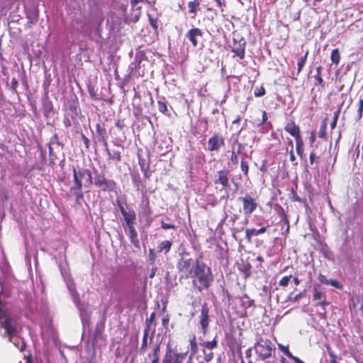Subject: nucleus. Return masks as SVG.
I'll return each instance as SVG.
<instances>
[{"label": "nucleus", "instance_id": "obj_26", "mask_svg": "<svg viewBox=\"0 0 363 363\" xmlns=\"http://www.w3.org/2000/svg\"><path fill=\"white\" fill-rule=\"evenodd\" d=\"M148 333H149V330H144V333H143V340H142V345H141V347L140 348V352L141 353H143L145 348L147 347V336H148Z\"/></svg>", "mask_w": 363, "mask_h": 363}, {"label": "nucleus", "instance_id": "obj_2", "mask_svg": "<svg viewBox=\"0 0 363 363\" xmlns=\"http://www.w3.org/2000/svg\"><path fill=\"white\" fill-rule=\"evenodd\" d=\"M74 184L71 186L67 196H74L76 203H80L84 199V193L82 192V182L84 181V186L89 188L93 184L92 175L90 170L87 169H73Z\"/></svg>", "mask_w": 363, "mask_h": 363}, {"label": "nucleus", "instance_id": "obj_15", "mask_svg": "<svg viewBox=\"0 0 363 363\" xmlns=\"http://www.w3.org/2000/svg\"><path fill=\"white\" fill-rule=\"evenodd\" d=\"M284 130L287 133H289L291 135L294 136L295 138V139L296 138V137H301L300 128L294 122L288 123L285 125Z\"/></svg>", "mask_w": 363, "mask_h": 363}, {"label": "nucleus", "instance_id": "obj_46", "mask_svg": "<svg viewBox=\"0 0 363 363\" xmlns=\"http://www.w3.org/2000/svg\"><path fill=\"white\" fill-rule=\"evenodd\" d=\"M145 0H130V4H131L132 9L140 7L138 6V4L140 2H143Z\"/></svg>", "mask_w": 363, "mask_h": 363}, {"label": "nucleus", "instance_id": "obj_13", "mask_svg": "<svg viewBox=\"0 0 363 363\" xmlns=\"http://www.w3.org/2000/svg\"><path fill=\"white\" fill-rule=\"evenodd\" d=\"M186 37L191 41L194 47H196L199 39L202 37V31L197 28H191L186 34Z\"/></svg>", "mask_w": 363, "mask_h": 363}, {"label": "nucleus", "instance_id": "obj_25", "mask_svg": "<svg viewBox=\"0 0 363 363\" xmlns=\"http://www.w3.org/2000/svg\"><path fill=\"white\" fill-rule=\"evenodd\" d=\"M96 133L98 134V140H104V138H107L106 130L105 128H102L100 124L96 125Z\"/></svg>", "mask_w": 363, "mask_h": 363}, {"label": "nucleus", "instance_id": "obj_22", "mask_svg": "<svg viewBox=\"0 0 363 363\" xmlns=\"http://www.w3.org/2000/svg\"><path fill=\"white\" fill-rule=\"evenodd\" d=\"M144 55L141 52H138L136 54L135 57L134 59V62L131 63L132 69H138L140 67V63L142 60L143 59Z\"/></svg>", "mask_w": 363, "mask_h": 363}, {"label": "nucleus", "instance_id": "obj_62", "mask_svg": "<svg viewBox=\"0 0 363 363\" xmlns=\"http://www.w3.org/2000/svg\"><path fill=\"white\" fill-rule=\"evenodd\" d=\"M121 214L123 216L127 211L121 204H118Z\"/></svg>", "mask_w": 363, "mask_h": 363}, {"label": "nucleus", "instance_id": "obj_27", "mask_svg": "<svg viewBox=\"0 0 363 363\" xmlns=\"http://www.w3.org/2000/svg\"><path fill=\"white\" fill-rule=\"evenodd\" d=\"M330 58L332 62L335 65H337L340 62V55L338 49H334L332 50Z\"/></svg>", "mask_w": 363, "mask_h": 363}, {"label": "nucleus", "instance_id": "obj_35", "mask_svg": "<svg viewBox=\"0 0 363 363\" xmlns=\"http://www.w3.org/2000/svg\"><path fill=\"white\" fill-rule=\"evenodd\" d=\"M185 357H186V354L176 352L173 363H182Z\"/></svg>", "mask_w": 363, "mask_h": 363}, {"label": "nucleus", "instance_id": "obj_23", "mask_svg": "<svg viewBox=\"0 0 363 363\" xmlns=\"http://www.w3.org/2000/svg\"><path fill=\"white\" fill-rule=\"evenodd\" d=\"M296 149L297 154L302 157L303 154V143L301 137H296Z\"/></svg>", "mask_w": 363, "mask_h": 363}, {"label": "nucleus", "instance_id": "obj_41", "mask_svg": "<svg viewBox=\"0 0 363 363\" xmlns=\"http://www.w3.org/2000/svg\"><path fill=\"white\" fill-rule=\"evenodd\" d=\"M358 119H360L362 116V112H363V99H360L359 101V105H358Z\"/></svg>", "mask_w": 363, "mask_h": 363}, {"label": "nucleus", "instance_id": "obj_7", "mask_svg": "<svg viewBox=\"0 0 363 363\" xmlns=\"http://www.w3.org/2000/svg\"><path fill=\"white\" fill-rule=\"evenodd\" d=\"M97 187L100 188L102 191H113L116 188V182L113 180L106 179L103 174H99L97 172L95 174L94 181H93Z\"/></svg>", "mask_w": 363, "mask_h": 363}, {"label": "nucleus", "instance_id": "obj_18", "mask_svg": "<svg viewBox=\"0 0 363 363\" xmlns=\"http://www.w3.org/2000/svg\"><path fill=\"white\" fill-rule=\"evenodd\" d=\"M318 280L320 283L325 284L327 285H331L333 286H335L337 289L340 287V283L337 280L334 279H328L324 275L320 274L318 277Z\"/></svg>", "mask_w": 363, "mask_h": 363}, {"label": "nucleus", "instance_id": "obj_6", "mask_svg": "<svg viewBox=\"0 0 363 363\" xmlns=\"http://www.w3.org/2000/svg\"><path fill=\"white\" fill-rule=\"evenodd\" d=\"M254 349L256 354L262 359L270 357L273 352L275 351V347L272 342L262 337H257V342L254 345Z\"/></svg>", "mask_w": 363, "mask_h": 363}, {"label": "nucleus", "instance_id": "obj_58", "mask_svg": "<svg viewBox=\"0 0 363 363\" xmlns=\"http://www.w3.org/2000/svg\"><path fill=\"white\" fill-rule=\"evenodd\" d=\"M310 143L312 145L315 140V133L312 132L309 138Z\"/></svg>", "mask_w": 363, "mask_h": 363}, {"label": "nucleus", "instance_id": "obj_30", "mask_svg": "<svg viewBox=\"0 0 363 363\" xmlns=\"http://www.w3.org/2000/svg\"><path fill=\"white\" fill-rule=\"evenodd\" d=\"M308 56V52L304 55V56L301 57L298 62V72H300L303 68V67L305 65L306 59Z\"/></svg>", "mask_w": 363, "mask_h": 363}, {"label": "nucleus", "instance_id": "obj_47", "mask_svg": "<svg viewBox=\"0 0 363 363\" xmlns=\"http://www.w3.org/2000/svg\"><path fill=\"white\" fill-rule=\"evenodd\" d=\"M319 157H317L314 152H311L310 154V163L311 164H313L314 162H315V160L318 159Z\"/></svg>", "mask_w": 363, "mask_h": 363}, {"label": "nucleus", "instance_id": "obj_43", "mask_svg": "<svg viewBox=\"0 0 363 363\" xmlns=\"http://www.w3.org/2000/svg\"><path fill=\"white\" fill-rule=\"evenodd\" d=\"M161 226L164 230L175 228V226L174 225L164 223L163 220L161 223Z\"/></svg>", "mask_w": 363, "mask_h": 363}, {"label": "nucleus", "instance_id": "obj_9", "mask_svg": "<svg viewBox=\"0 0 363 363\" xmlns=\"http://www.w3.org/2000/svg\"><path fill=\"white\" fill-rule=\"evenodd\" d=\"M239 200L242 201L243 213L245 215H250L257 206V203L255 199L250 195L247 194L244 197H240Z\"/></svg>", "mask_w": 363, "mask_h": 363}, {"label": "nucleus", "instance_id": "obj_17", "mask_svg": "<svg viewBox=\"0 0 363 363\" xmlns=\"http://www.w3.org/2000/svg\"><path fill=\"white\" fill-rule=\"evenodd\" d=\"M172 245V242L169 240H164L159 243L157 246V252H164L167 254L171 250Z\"/></svg>", "mask_w": 363, "mask_h": 363}, {"label": "nucleus", "instance_id": "obj_54", "mask_svg": "<svg viewBox=\"0 0 363 363\" xmlns=\"http://www.w3.org/2000/svg\"><path fill=\"white\" fill-rule=\"evenodd\" d=\"M196 338L195 337L191 340V350L193 351H195L196 350V341H195Z\"/></svg>", "mask_w": 363, "mask_h": 363}, {"label": "nucleus", "instance_id": "obj_14", "mask_svg": "<svg viewBox=\"0 0 363 363\" xmlns=\"http://www.w3.org/2000/svg\"><path fill=\"white\" fill-rule=\"evenodd\" d=\"M125 233L129 236L131 243L138 249L140 247V242L138 238V233L136 230L135 229L133 225H127V228L125 229Z\"/></svg>", "mask_w": 363, "mask_h": 363}, {"label": "nucleus", "instance_id": "obj_20", "mask_svg": "<svg viewBox=\"0 0 363 363\" xmlns=\"http://www.w3.org/2000/svg\"><path fill=\"white\" fill-rule=\"evenodd\" d=\"M123 216L124 217L126 226L133 225L134 220H135V213L133 211H127Z\"/></svg>", "mask_w": 363, "mask_h": 363}, {"label": "nucleus", "instance_id": "obj_34", "mask_svg": "<svg viewBox=\"0 0 363 363\" xmlns=\"http://www.w3.org/2000/svg\"><path fill=\"white\" fill-rule=\"evenodd\" d=\"M157 255L154 249L149 250V259L150 265H155V262L156 259Z\"/></svg>", "mask_w": 363, "mask_h": 363}, {"label": "nucleus", "instance_id": "obj_38", "mask_svg": "<svg viewBox=\"0 0 363 363\" xmlns=\"http://www.w3.org/2000/svg\"><path fill=\"white\" fill-rule=\"evenodd\" d=\"M291 278V275L290 276H285L282 277L279 281V285L281 286H286L289 284V282Z\"/></svg>", "mask_w": 363, "mask_h": 363}, {"label": "nucleus", "instance_id": "obj_53", "mask_svg": "<svg viewBox=\"0 0 363 363\" xmlns=\"http://www.w3.org/2000/svg\"><path fill=\"white\" fill-rule=\"evenodd\" d=\"M169 317L167 315L165 317H164L162 318V325L164 327V328H167V326L169 324Z\"/></svg>", "mask_w": 363, "mask_h": 363}, {"label": "nucleus", "instance_id": "obj_63", "mask_svg": "<svg viewBox=\"0 0 363 363\" xmlns=\"http://www.w3.org/2000/svg\"><path fill=\"white\" fill-rule=\"evenodd\" d=\"M160 357L152 356V363H159Z\"/></svg>", "mask_w": 363, "mask_h": 363}, {"label": "nucleus", "instance_id": "obj_59", "mask_svg": "<svg viewBox=\"0 0 363 363\" xmlns=\"http://www.w3.org/2000/svg\"><path fill=\"white\" fill-rule=\"evenodd\" d=\"M293 147L292 148H291V150H290V160L294 162L295 160H296V157L294 154V152H293Z\"/></svg>", "mask_w": 363, "mask_h": 363}, {"label": "nucleus", "instance_id": "obj_61", "mask_svg": "<svg viewBox=\"0 0 363 363\" xmlns=\"http://www.w3.org/2000/svg\"><path fill=\"white\" fill-rule=\"evenodd\" d=\"M320 302L316 303L317 306H324L326 305H329V303L325 301H323V300H320Z\"/></svg>", "mask_w": 363, "mask_h": 363}, {"label": "nucleus", "instance_id": "obj_39", "mask_svg": "<svg viewBox=\"0 0 363 363\" xmlns=\"http://www.w3.org/2000/svg\"><path fill=\"white\" fill-rule=\"evenodd\" d=\"M240 167H241V170L243 172V174L245 175H247L248 169H249L247 162H246L245 160H242L241 164H240Z\"/></svg>", "mask_w": 363, "mask_h": 363}, {"label": "nucleus", "instance_id": "obj_49", "mask_svg": "<svg viewBox=\"0 0 363 363\" xmlns=\"http://www.w3.org/2000/svg\"><path fill=\"white\" fill-rule=\"evenodd\" d=\"M285 354L289 357L290 359H293L294 361V362L296 363V359H299L298 357H295L294 356L289 350H286V351L285 352Z\"/></svg>", "mask_w": 363, "mask_h": 363}, {"label": "nucleus", "instance_id": "obj_56", "mask_svg": "<svg viewBox=\"0 0 363 363\" xmlns=\"http://www.w3.org/2000/svg\"><path fill=\"white\" fill-rule=\"evenodd\" d=\"M303 296V292H300L299 294H298L297 295H296L294 298H293V301L294 302H296L298 301H299Z\"/></svg>", "mask_w": 363, "mask_h": 363}, {"label": "nucleus", "instance_id": "obj_33", "mask_svg": "<svg viewBox=\"0 0 363 363\" xmlns=\"http://www.w3.org/2000/svg\"><path fill=\"white\" fill-rule=\"evenodd\" d=\"M158 109L162 113H167L168 111L167 106L164 101L161 100L158 101Z\"/></svg>", "mask_w": 363, "mask_h": 363}, {"label": "nucleus", "instance_id": "obj_8", "mask_svg": "<svg viewBox=\"0 0 363 363\" xmlns=\"http://www.w3.org/2000/svg\"><path fill=\"white\" fill-rule=\"evenodd\" d=\"M209 308L206 303H203L201 309V314L199 315V324L201 325V331L203 335H206L208 330V325L210 323L209 318Z\"/></svg>", "mask_w": 363, "mask_h": 363}, {"label": "nucleus", "instance_id": "obj_12", "mask_svg": "<svg viewBox=\"0 0 363 363\" xmlns=\"http://www.w3.org/2000/svg\"><path fill=\"white\" fill-rule=\"evenodd\" d=\"M225 144L223 138L218 135L214 134L208 143V150L209 151H218Z\"/></svg>", "mask_w": 363, "mask_h": 363}, {"label": "nucleus", "instance_id": "obj_1", "mask_svg": "<svg viewBox=\"0 0 363 363\" xmlns=\"http://www.w3.org/2000/svg\"><path fill=\"white\" fill-rule=\"evenodd\" d=\"M0 326L4 330V336H8L9 341L12 342L16 348L21 351L26 348V342L17 333L18 331V325L17 320L8 315L5 311L0 308Z\"/></svg>", "mask_w": 363, "mask_h": 363}, {"label": "nucleus", "instance_id": "obj_50", "mask_svg": "<svg viewBox=\"0 0 363 363\" xmlns=\"http://www.w3.org/2000/svg\"><path fill=\"white\" fill-rule=\"evenodd\" d=\"M230 160L233 164H238V156L236 155V154L234 152H232Z\"/></svg>", "mask_w": 363, "mask_h": 363}, {"label": "nucleus", "instance_id": "obj_19", "mask_svg": "<svg viewBox=\"0 0 363 363\" xmlns=\"http://www.w3.org/2000/svg\"><path fill=\"white\" fill-rule=\"evenodd\" d=\"M175 353L176 352H173L171 347L168 346L162 363H173Z\"/></svg>", "mask_w": 363, "mask_h": 363}, {"label": "nucleus", "instance_id": "obj_52", "mask_svg": "<svg viewBox=\"0 0 363 363\" xmlns=\"http://www.w3.org/2000/svg\"><path fill=\"white\" fill-rule=\"evenodd\" d=\"M151 266H152V269H151V272L150 274V278L152 279L155 276V273L157 272V267L155 265H151Z\"/></svg>", "mask_w": 363, "mask_h": 363}, {"label": "nucleus", "instance_id": "obj_21", "mask_svg": "<svg viewBox=\"0 0 363 363\" xmlns=\"http://www.w3.org/2000/svg\"><path fill=\"white\" fill-rule=\"evenodd\" d=\"M140 9L141 7L132 9V13L130 16V21L131 22L136 23L137 21H138L141 15Z\"/></svg>", "mask_w": 363, "mask_h": 363}, {"label": "nucleus", "instance_id": "obj_45", "mask_svg": "<svg viewBox=\"0 0 363 363\" xmlns=\"http://www.w3.org/2000/svg\"><path fill=\"white\" fill-rule=\"evenodd\" d=\"M49 155L51 161H53L57 157L53 151V147L51 145L49 146Z\"/></svg>", "mask_w": 363, "mask_h": 363}, {"label": "nucleus", "instance_id": "obj_5", "mask_svg": "<svg viewBox=\"0 0 363 363\" xmlns=\"http://www.w3.org/2000/svg\"><path fill=\"white\" fill-rule=\"evenodd\" d=\"M196 264L197 259L194 260L191 257H189L187 254L182 255L176 264L180 277L189 279L192 276Z\"/></svg>", "mask_w": 363, "mask_h": 363}, {"label": "nucleus", "instance_id": "obj_11", "mask_svg": "<svg viewBox=\"0 0 363 363\" xmlns=\"http://www.w3.org/2000/svg\"><path fill=\"white\" fill-rule=\"evenodd\" d=\"M213 182L216 184H220L222 189L229 187V171L227 169L220 170L214 176Z\"/></svg>", "mask_w": 363, "mask_h": 363}, {"label": "nucleus", "instance_id": "obj_60", "mask_svg": "<svg viewBox=\"0 0 363 363\" xmlns=\"http://www.w3.org/2000/svg\"><path fill=\"white\" fill-rule=\"evenodd\" d=\"M278 347H279V348L280 349V350H281V352H283L284 354H285V352L286 351V350H289V349H288V347H285V346H284V345H281V344H278Z\"/></svg>", "mask_w": 363, "mask_h": 363}, {"label": "nucleus", "instance_id": "obj_44", "mask_svg": "<svg viewBox=\"0 0 363 363\" xmlns=\"http://www.w3.org/2000/svg\"><path fill=\"white\" fill-rule=\"evenodd\" d=\"M160 344H157V345H155V347H154V350H153V352H152V356L160 357Z\"/></svg>", "mask_w": 363, "mask_h": 363}, {"label": "nucleus", "instance_id": "obj_51", "mask_svg": "<svg viewBox=\"0 0 363 363\" xmlns=\"http://www.w3.org/2000/svg\"><path fill=\"white\" fill-rule=\"evenodd\" d=\"M1 196L4 201H7L9 199L8 192L5 189H3L2 190Z\"/></svg>", "mask_w": 363, "mask_h": 363}, {"label": "nucleus", "instance_id": "obj_42", "mask_svg": "<svg viewBox=\"0 0 363 363\" xmlns=\"http://www.w3.org/2000/svg\"><path fill=\"white\" fill-rule=\"evenodd\" d=\"M325 130H326V125L325 124L321 125L320 130L318 132L319 138H325V135H326Z\"/></svg>", "mask_w": 363, "mask_h": 363}, {"label": "nucleus", "instance_id": "obj_10", "mask_svg": "<svg viewBox=\"0 0 363 363\" xmlns=\"http://www.w3.org/2000/svg\"><path fill=\"white\" fill-rule=\"evenodd\" d=\"M246 42L244 38H240L237 40L233 38V43L232 45V52H234L240 60L245 57Z\"/></svg>", "mask_w": 363, "mask_h": 363}, {"label": "nucleus", "instance_id": "obj_57", "mask_svg": "<svg viewBox=\"0 0 363 363\" xmlns=\"http://www.w3.org/2000/svg\"><path fill=\"white\" fill-rule=\"evenodd\" d=\"M267 120V113L265 111H264L262 113V122L259 123V125L264 124Z\"/></svg>", "mask_w": 363, "mask_h": 363}, {"label": "nucleus", "instance_id": "obj_37", "mask_svg": "<svg viewBox=\"0 0 363 363\" xmlns=\"http://www.w3.org/2000/svg\"><path fill=\"white\" fill-rule=\"evenodd\" d=\"M265 94V89L263 86L256 87L255 89V96L257 97L262 96Z\"/></svg>", "mask_w": 363, "mask_h": 363}, {"label": "nucleus", "instance_id": "obj_40", "mask_svg": "<svg viewBox=\"0 0 363 363\" xmlns=\"http://www.w3.org/2000/svg\"><path fill=\"white\" fill-rule=\"evenodd\" d=\"M204 354L203 359L206 362H211L213 358V353L212 352L206 353L205 350H203Z\"/></svg>", "mask_w": 363, "mask_h": 363}, {"label": "nucleus", "instance_id": "obj_24", "mask_svg": "<svg viewBox=\"0 0 363 363\" xmlns=\"http://www.w3.org/2000/svg\"><path fill=\"white\" fill-rule=\"evenodd\" d=\"M201 345L208 350H213L214 348H216L218 346V341L216 340V337L212 340V341H206L203 342Z\"/></svg>", "mask_w": 363, "mask_h": 363}, {"label": "nucleus", "instance_id": "obj_64", "mask_svg": "<svg viewBox=\"0 0 363 363\" xmlns=\"http://www.w3.org/2000/svg\"><path fill=\"white\" fill-rule=\"evenodd\" d=\"M83 140H84V143L86 147H89V139L86 137H85L84 135H83Z\"/></svg>", "mask_w": 363, "mask_h": 363}, {"label": "nucleus", "instance_id": "obj_48", "mask_svg": "<svg viewBox=\"0 0 363 363\" xmlns=\"http://www.w3.org/2000/svg\"><path fill=\"white\" fill-rule=\"evenodd\" d=\"M149 20H150V25L155 28V29H157V20L156 19H154L152 17H151L150 15H149Z\"/></svg>", "mask_w": 363, "mask_h": 363}, {"label": "nucleus", "instance_id": "obj_31", "mask_svg": "<svg viewBox=\"0 0 363 363\" xmlns=\"http://www.w3.org/2000/svg\"><path fill=\"white\" fill-rule=\"evenodd\" d=\"M155 318V313L154 312L150 315V317L146 319V321H145L146 327H145V330H147L149 331L150 330L151 324L153 323Z\"/></svg>", "mask_w": 363, "mask_h": 363}, {"label": "nucleus", "instance_id": "obj_55", "mask_svg": "<svg viewBox=\"0 0 363 363\" xmlns=\"http://www.w3.org/2000/svg\"><path fill=\"white\" fill-rule=\"evenodd\" d=\"M99 141L102 142L103 145L105 147L106 152H108L110 151V150L108 149V143H107L106 138H104V140H99Z\"/></svg>", "mask_w": 363, "mask_h": 363}, {"label": "nucleus", "instance_id": "obj_28", "mask_svg": "<svg viewBox=\"0 0 363 363\" xmlns=\"http://www.w3.org/2000/svg\"><path fill=\"white\" fill-rule=\"evenodd\" d=\"M107 155L110 160H116L117 162H120L121 160V152L118 150H113V152L109 151L107 152Z\"/></svg>", "mask_w": 363, "mask_h": 363}, {"label": "nucleus", "instance_id": "obj_4", "mask_svg": "<svg viewBox=\"0 0 363 363\" xmlns=\"http://www.w3.org/2000/svg\"><path fill=\"white\" fill-rule=\"evenodd\" d=\"M67 286L72 296V301L79 311L82 322L84 324L89 318L91 313V308L88 303L80 302L79 294L77 293L75 285L72 280L67 281Z\"/></svg>", "mask_w": 363, "mask_h": 363}, {"label": "nucleus", "instance_id": "obj_36", "mask_svg": "<svg viewBox=\"0 0 363 363\" xmlns=\"http://www.w3.org/2000/svg\"><path fill=\"white\" fill-rule=\"evenodd\" d=\"M325 297V294L318 291L316 288L314 289L313 299L322 300Z\"/></svg>", "mask_w": 363, "mask_h": 363}, {"label": "nucleus", "instance_id": "obj_16", "mask_svg": "<svg viewBox=\"0 0 363 363\" xmlns=\"http://www.w3.org/2000/svg\"><path fill=\"white\" fill-rule=\"evenodd\" d=\"M267 228L265 227H262L258 230L252 228V229H246L245 234L246 238L249 242L251 241V238L252 236H255L259 234L264 233L266 232Z\"/></svg>", "mask_w": 363, "mask_h": 363}, {"label": "nucleus", "instance_id": "obj_29", "mask_svg": "<svg viewBox=\"0 0 363 363\" xmlns=\"http://www.w3.org/2000/svg\"><path fill=\"white\" fill-rule=\"evenodd\" d=\"M199 3L198 0H194L193 1H190L188 3V7L189 9V12L191 13H195L197 10V7L199 6Z\"/></svg>", "mask_w": 363, "mask_h": 363}, {"label": "nucleus", "instance_id": "obj_32", "mask_svg": "<svg viewBox=\"0 0 363 363\" xmlns=\"http://www.w3.org/2000/svg\"><path fill=\"white\" fill-rule=\"evenodd\" d=\"M322 67L319 66L316 69V74L314 76L315 79L318 82V84L323 85V80L321 77Z\"/></svg>", "mask_w": 363, "mask_h": 363}, {"label": "nucleus", "instance_id": "obj_3", "mask_svg": "<svg viewBox=\"0 0 363 363\" xmlns=\"http://www.w3.org/2000/svg\"><path fill=\"white\" fill-rule=\"evenodd\" d=\"M190 278L192 279L193 286L199 292L209 288L213 281L211 269L198 259L196 269Z\"/></svg>", "mask_w": 363, "mask_h": 363}]
</instances>
